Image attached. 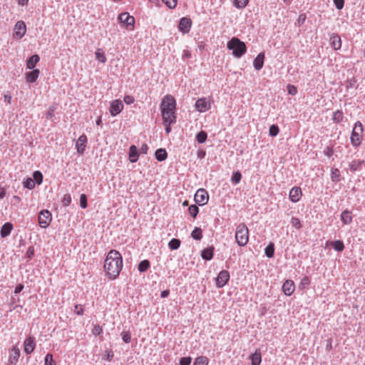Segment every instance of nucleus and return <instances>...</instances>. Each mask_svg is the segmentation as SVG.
Masks as SVG:
<instances>
[{
    "mask_svg": "<svg viewBox=\"0 0 365 365\" xmlns=\"http://www.w3.org/2000/svg\"><path fill=\"white\" fill-rule=\"evenodd\" d=\"M123 268V258L121 254L111 250L108 253L104 262V269L107 276L110 279H115L120 274Z\"/></svg>",
    "mask_w": 365,
    "mask_h": 365,
    "instance_id": "1",
    "label": "nucleus"
},
{
    "mask_svg": "<svg viewBox=\"0 0 365 365\" xmlns=\"http://www.w3.org/2000/svg\"><path fill=\"white\" fill-rule=\"evenodd\" d=\"M160 108L163 121L175 123L177 118L176 101L172 95L167 94L163 98Z\"/></svg>",
    "mask_w": 365,
    "mask_h": 365,
    "instance_id": "2",
    "label": "nucleus"
},
{
    "mask_svg": "<svg viewBox=\"0 0 365 365\" xmlns=\"http://www.w3.org/2000/svg\"><path fill=\"white\" fill-rule=\"evenodd\" d=\"M227 48L232 51L236 58L242 57L247 52L245 43L237 37H232L227 43Z\"/></svg>",
    "mask_w": 365,
    "mask_h": 365,
    "instance_id": "3",
    "label": "nucleus"
},
{
    "mask_svg": "<svg viewBox=\"0 0 365 365\" xmlns=\"http://www.w3.org/2000/svg\"><path fill=\"white\" fill-rule=\"evenodd\" d=\"M236 242L239 246H245L249 241V230L245 223L240 224L235 232Z\"/></svg>",
    "mask_w": 365,
    "mask_h": 365,
    "instance_id": "4",
    "label": "nucleus"
},
{
    "mask_svg": "<svg viewBox=\"0 0 365 365\" xmlns=\"http://www.w3.org/2000/svg\"><path fill=\"white\" fill-rule=\"evenodd\" d=\"M363 125L360 121L354 124L351 134V143L353 146L358 147L361 145L363 138Z\"/></svg>",
    "mask_w": 365,
    "mask_h": 365,
    "instance_id": "5",
    "label": "nucleus"
},
{
    "mask_svg": "<svg viewBox=\"0 0 365 365\" xmlns=\"http://www.w3.org/2000/svg\"><path fill=\"white\" fill-rule=\"evenodd\" d=\"M120 23L128 31L134 30L135 18L128 13H122L118 16Z\"/></svg>",
    "mask_w": 365,
    "mask_h": 365,
    "instance_id": "6",
    "label": "nucleus"
},
{
    "mask_svg": "<svg viewBox=\"0 0 365 365\" xmlns=\"http://www.w3.org/2000/svg\"><path fill=\"white\" fill-rule=\"evenodd\" d=\"M39 226L42 228L48 227L52 221V215L48 210H41L38 217Z\"/></svg>",
    "mask_w": 365,
    "mask_h": 365,
    "instance_id": "7",
    "label": "nucleus"
},
{
    "mask_svg": "<svg viewBox=\"0 0 365 365\" xmlns=\"http://www.w3.org/2000/svg\"><path fill=\"white\" fill-rule=\"evenodd\" d=\"M26 32V26L24 21H18L14 29L13 37L14 38L21 39Z\"/></svg>",
    "mask_w": 365,
    "mask_h": 365,
    "instance_id": "8",
    "label": "nucleus"
},
{
    "mask_svg": "<svg viewBox=\"0 0 365 365\" xmlns=\"http://www.w3.org/2000/svg\"><path fill=\"white\" fill-rule=\"evenodd\" d=\"M123 101L120 99H115L110 102L109 112L112 116H116L123 110Z\"/></svg>",
    "mask_w": 365,
    "mask_h": 365,
    "instance_id": "9",
    "label": "nucleus"
},
{
    "mask_svg": "<svg viewBox=\"0 0 365 365\" xmlns=\"http://www.w3.org/2000/svg\"><path fill=\"white\" fill-rule=\"evenodd\" d=\"M208 199H209L208 193L203 188H200V189L197 190L195 195V197H194V200H195V202L197 204H198L199 205H205L207 202Z\"/></svg>",
    "mask_w": 365,
    "mask_h": 365,
    "instance_id": "10",
    "label": "nucleus"
},
{
    "mask_svg": "<svg viewBox=\"0 0 365 365\" xmlns=\"http://www.w3.org/2000/svg\"><path fill=\"white\" fill-rule=\"evenodd\" d=\"M230 279V274L227 270L221 271L216 278V286L218 288L223 287Z\"/></svg>",
    "mask_w": 365,
    "mask_h": 365,
    "instance_id": "11",
    "label": "nucleus"
},
{
    "mask_svg": "<svg viewBox=\"0 0 365 365\" xmlns=\"http://www.w3.org/2000/svg\"><path fill=\"white\" fill-rule=\"evenodd\" d=\"M87 140H88V138L85 134H82L78 138V140L76 143V148L78 154H80V155L83 154V153L86 150V148Z\"/></svg>",
    "mask_w": 365,
    "mask_h": 365,
    "instance_id": "12",
    "label": "nucleus"
},
{
    "mask_svg": "<svg viewBox=\"0 0 365 365\" xmlns=\"http://www.w3.org/2000/svg\"><path fill=\"white\" fill-rule=\"evenodd\" d=\"M295 290V284L291 279H286L282 284V292L286 296H291Z\"/></svg>",
    "mask_w": 365,
    "mask_h": 365,
    "instance_id": "13",
    "label": "nucleus"
},
{
    "mask_svg": "<svg viewBox=\"0 0 365 365\" xmlns=\"http://www.w3.org/2000/svg\"><path fill=\"white\" fill-rule=\"evenodd\" d=\"M192 21L190 19L183 17L180 19L178 29L183 34H187L191 28Z\"/></svg>",
    "mask_w": 365,
    "mask_h": 365,
    "instance_id": "14",
    "label": "nucleus"
},
{
    "mask_svg": "<svg viewBox=\"0 0 365 365\" xmlns=\"http://www.w3.org/2000/svg\"><path fill=\"white\" fill-rule=\"evenodd\" d=\"M302 196V192L299 187H294L291 189L289 195V200L292 202H297Z\"/></svg>",
    "mask_w": 365,
    "mask_h": 365,
    "instance_id": "15",
    "label": "nucleus"
},
{
    "mask_svg": "<svg viewBox=\"0 0 365 365\" xmlns=\"http://www.w3.org/2000/svg\"><path fill=\"white\" fill-rule=\"evenodd\" d=\"M195 108L199 112H205L210 108V103L206 98H199L195 102Z\"/></svg>",
    "mask_w": 365,
    "mask_h": 365,
    "instance_id": "16",
    "label": "nucleus"
},
{
    "mask_svg": "<svg viewBox=\"0 0 365 365\" xmlns=\"http://www.w3.org/2000/svg\"><path fill=\"white\" fill-rule=\"evenodd\" d=\"M36 342L35 339L33 336L27 337L24 341V351L29 354H31L35 349Z\"/></svg>",
    "mask_w": 365,
    "mask_h": 365,
    "instance_id": "17",
    "label": "nucleus"
},
{
    "mask_svg": "<svg viewBox=\"0 0 365 365\" xmlns=\"http://www.w3.org/2000/svg\"><path fill=\"white\" fill-rule=\"evenodd\" d=\"M340 219L344 225H350L352 222V212L349 210H344L340 215Z\"/></svg>",
    "mask_w": 365,
    "mask_h": 365,
    "instance_id": "18",
    "label": "nucleus"
},
{
    "mask_svg": "<svg viewBox=\"0 0 365 365\" xmlns=\"http://www.w3.org/2000/svg\"><path fill=\"white\" fill-rule=\"evenodd\" d=\"M330 44L334 50H339L341 47V39L338 34H333L329 39Z\"/></svg>",
    "mask_w": 365,
    "mask_h": 365,
    "instance_id": "19",
    "label": "nucleus"
},
{
    "mask_svg": "<svg viewBox=\"0 0 365 365\" xmlns=\"http://www.w3.org/2000/svg\"><path fill=\"white\" fill-rule=\"evenodd\" d=\"M20 356V350L16 346H14L11 350L9 361L11 364H16Z\"/></svg>",
    "mask_w": 365,
    "mask_h": 365,
    "instance_id": "20",
    "label": "nucleus"
},
{
    "mask_svg": "<svg viewBox=\"0 0 365 365\" xmlns=\"http://www.w3.org/2000/svg\"><path fill=\"white\" fill-rule=\"evenodd\" d=\"M40 71L38 69H34L32 71L27 72L25 74V78L28 83H34L38 78Z\"/></svg>",
    "mask_w": 365,
    "mask_h": 365,
    "instance_id": "21",
    "label": "nucleus"
},
{
    "mask_svg": "<svg viewBox=\"0 0 365 365\" xmlns=\"http://www.w3.org/2000/svg\"><path fill=\"white\" fill-rule=\"evenodd\" d=\"M264 53L263 52L259 53L255 58L253 65L256 70H260L264 65Z\"/></svg>",
    "mask_w": 365,
    "mask_h": 365,
    "instance_id": "22",
    "label": "nucleus"
},
{
    "mask_svg": "<svg viewBox=\"0 0 365 365\" xmlns=\"http://www.w3.org/2000/svg\"><path fill=\"white\" fill-rule=\"evenodd\" d=\"M13 230V225L11 222L5 223L1 229L0 234L1 237L4 238L9 236Z\"/></svg>",
    "mask_w": 365,
    "mask_h": 365,
    "instance_id": "23",
    "label": "nucleus"
},
{
    "mask_svg": "<svg viewBox=\"0 0 365 365\" xmlns=\"http://www.w3.org/2000/svg\"><path fill=\"white\" fill-rule=\"evenodd\" d=\"M139 158L138 149L135 145H131L129 150V160L131 163H135Z\"/></svg>",
    "mask_w": 365,
    "mask_h": 365,
    "instance_id": "24",
    "label": "nucleus"
},
{
    "mask_svg": "<svg viewBox=\"0 0 365 365\" xmlns=\"http://www.w3.org/2000/svg\"><path fill=\"white\" fill-rule=\"evenodd\" d=\"M40 58L38 55L34 54L31 56L26 61V68L28 69H32L34 68L37 63L39 61Z\"/></svg>",
    "mask_w": 365,
    "mask_h": 365,
    "instance_id": "25",
    "label": "nucleus"
},
{
    "mask_svg": "<svg viewBox=\"0 0 365 365\" xmlns=\"http://www.w3.org/2000/svg\"><path fill=\"white\" fill-rule=\"evenodd\" d=\"M214 247H210L202 251L201 256L205 260H210L213 257Z\"/></svg>",
    "mask_w": 365,
    "mask_h": 365,
    "instance_id": "26",
    "label": "nucleus"
},
{
    "mask_svg": "<svg viewBox=\"0 0 365 365\" xmlns=\"http://www.w3.org/2000/svg\"><path fill=\"white\" fill-rule=\"evenodd\" d=\"M95 56L96 58L102 63H105L107 61L105 52L102 48H97L95 52Z\"/></svg>",
    "mask_w": 365,
    "mask_h": 365,
    "instance_id": "27",
    "label": "nucleus"
},
{
    "mask_svg": "<svg viewBox=\"0 0 365 365\" xmlns=\"http://www.w3.org/2000/svg\"><path fill=\"white\" fill-rule=\"evenodd\" d=\"M155 158L158 161H163L168 157V153L165 149L159 148L155 151Z\"/></svg>",
    "mask_w": 365,
    "mask_h": 365,
    "instance_id": "28",
    "label": "nucleus"
},
{
    "mask_svg": "<svg viewBox=\"0 0 365 365\" xmlns=\"http://www.w3.org/2000/svg\"><path fill=\"white\" fill-rule=\"evenodd\" d=\"M252 361V365H259L262 361L261 353L259 351H256L250 356Z\"/></svg>",
    "mask_w": 365,
    "mask_h": 365,
    "instance_id": "29",
    "label": "nucleus"
},
{
    "mask_svg": "<svg viewBox=\"0 0 365 365\" xmlns=\"http://www.w3.org/2000/svg\"><path fill=\"white\" fill-rule=\"evenodd\" d=\"M364 163L363 160H353L351 162L349 165V168L351 171H356L357 170L360 169Z\"/></svg>",
    "mask_w": 365,
    "mask_h": 365,
    "instance_id": "30",
    "label": "nucleus"
},
{
    "mask_svg": "<svg viewBox=\"0 0 365 365\" xmlns=\"http://www.w3.org/2000/svg\"><path fill=\"white\" fill-rule=\"evenodd\" d=\"M333 248L338 252H341L344 249V242L341 240H336L331 242Z\"/></svg>",
    "mask_w": 365,
    "mask_h": 365,
    "instance_id": "31",
    "label": "nucleus"
},
{
    "mask_svg": "<svg viewBox=\"0 0 365 365\" xmlns=\"http://www.w3.org/2000/svg\"><path fill=\"white\" fill-rule=\"evenodd\" d=\"M191 236L195 240H201L202 237V230L199 227H195L192 230V232L191 233Z\"/></svg>",
    "mask_w": 365,
    "mask_h": 365,
    "instance_id": "32",
    "label": "nucleus"
},
{
    "mask_svg": "<svg viewBox=\"0 0 365 365\" xmlns=\"http://www.w3.org/2000/svg\"><path fill=\"white\" fill-rule=\"evenodd\" d=\"M150 267V262L147 259L141 261L138 264V270L140 272H145Z\"/></svg>",
    "mask_w": 365,
    "mask_h": 365,
    "instance_id": "33",
    "label": "nucleus"
},
{
    "mask_svg": "<svg viewBox=\"0 0 365 365\" xmlns=\"http://www.w3.org/2000/svg\"><path fill=\"white\" fill-rule=\"evenodd\" d=\"M343 118H344V115H343L342 111L336 110V111L334 112L332 118L335 123H340L341 121H342Z\"/></svg>",
    "mask_w": 365,
    "mask_h": 365,
    "instance_id": "34",
    "label": "nucleus"
},
{
    "mask_svg": "<svg viewBox=\"0 0 365 365\" xmlns=\"http://www.w3.org/2000/svg\"><path fill=\"white\" fill-rule=\"evenodd\" d=\"M33 178H34L33 180H34V182H36L38 185H41L42 183L43 175L40 171H38V170L35 171L33 174Z\"/></svg>",
    "mask_w": 365,
    "mask_h": 365,
    "instance_id": "35",
    "label": "nucleus"
},
{
    "mask_svg": "<svg viewBox=\"0 0 365 365\" xmlns=\"http://www.w3.org/2000/svg\"><path fill=\"white\" fill-rule=\"evenodd\" d=\"M23 185L24 187L28 188L29 190H31L35 187L34 180L31 178H28L26 180H24L23 182Z\"/></svg>",
    "mask_w": 365,
    "mask_h": 365,
    "instance_id": "36",
    "label": "nucleus"
},
{
    "mask_svg": "<svg viewBox=\"0 0 365 365\" xmlns=\"http://www.w3.org/2000/svg\"><path fill=\"white\" fill-rule=\"evenodd\" d=\"M340 171L338 168H332L331 171V178L333 181H339Z\"/></svg>",
    "mask_w": 365,
    "mask_h": 365,
    "instance_id": "37",
    "label": "nucleus"
},
{
    "mask_svg": "<svg viewBox=\"0 0 365 365\" xmlns=\"http://www.w3.org/2000/svg\"><path fill=\"white\" fill-rule=\"evenodd\" d=\"M249 2V0H233V3L235 7L238 9L245 8Z\"/></svg>",
    "mask_w": 365,
    "mask_h": 365,
    "instance_id": "38",
    "label": "nucleus"
},
{
    "mask_svg": "<svg viewBox=\"0 0 365 365\" xmlns=\"http://www.w3.org/2000/svg\"><path fill=\"white\" fill-rule=\"evenodd\" d=\"M208 359L205 356H199L195 359L194 365H207Z\"/></svg>",
    "mask_w": 365,
    "mask_h": 365,
    "instance_id": "39",
    "label": "nucleus"
},
{
    "mask_svg": "<svg viewBox=\"0 0 365 365\" xmlns=\"http://www.w3.org/2000/svg\"><path fill=\"white\" fill-rule=\"evenodd\" d=\"M310 284V279L309 278V277L307 276H304V277H302V279H301V282L299 284V288L302 289H305L307 286H309Z\"/></svg>",
    "mask_w": 365,
    "mask_h": 365,
    "instance_id": "40",
    "label": "nucleus"
},
{
    "mask_svg": "<svg viewBox=\"0 0 365 365\" xmlns=\"http://www.w3.org/2000/svg\"><path fill=\"white\" fill-rule=\"evenodd\" d=\"M180 245V241L178 239H173L168 243V246L171 250H177L179 248Z\"/></svg>",
    "mask_w": 365,
    "mask_h": 365,
    "instance_id": "41",
    "label": "nucleus"
},
{
    "mask_svg": "<svg viewBox=\"0 0 365 365\" xmlns=\"http://www.w3.org/2000/svg\"><path fill=\"white\" fill-rule=\"evenodd\" d=\"M274 247L273 243H270L266 248H265V254L268 257H272L274 256Z\"/></svg>",
    "mask_w": 365,
    "mask_h": 365,
    "instance_id": "42",
    "label": "nucleus"
},
{
    "mask_svg": "<svg viewBox=\"0 0 365 365\" xmlns=\"http://www.w3.org/2000/svg\"><path fill=\"white\" fill-rule=\"evenodd\" d=\"M44 365H56L51 354H47L44 359Z\"/></svg>",
    "mask_w": 365,
    "mask_h": 365,
    "instance_id": "43",
    "label": "nucleus"
},
{
    "mask_svg": "<svg viewBox=\"0 0 365 365\" xmlns=\"http://www.w3.org/2000/svg\"><path fill=\"white\" fill-rule=\"evenodd\" d=\"M207 137V133L205 131H200L197 134L196 140H197L198 143H202L205 142Z\"/></svg>",
    "mask_w": 365,
    "mask_h": 365,
    "instance_id": "44",
    "label": "nucleus"
},
{
    "mask_svg": "<svg viewBox=\"0 0 365 365\" xmlns=\"http://www.w3.org/2000/svg\"><path fill=\"white\" fill-rule=\"evenodd\" d=\"M242 178V175L240 172H235L231 178V182L234 184H237L240 182Z\"/></svg>",
    "mask_w": 365,
    "mask_h": 365,
    "instance_id": "45",
    "label": "nucleus"
},
{
    "mask_svg": "<svg viewBox=\"0 0 365 365\" xmlns=\"http://www.w3.org/2000/svg\"><path fill=\"white\" fill-rule=\"evenodd\" d=\"M188 212L191 216L196 217L197 215L198 214L199 209L195 205H192L189 207Z\"/></svg>",
    "mask_w": 365,
    "mask_h": 365,
    "instance_id": "46",
    "label": "nucleus"
},
{
    "mask_svg": "<svg viewBox=\"0 0 365 365\" xmlns=\"http://www.w3.org/2000/svg\"><path fill=\"white\" fill-rule=\"evenodd\" d=\"M291 224L293 227L297 229H300L302 227V223L299 218L293 217L291 219Z\"/></svg>",
    "mask_w": 365,
    "mask_h": 365,
    "instance_id": "47",
    "label": "nucleus"
},
{
    "mask_svg": "<svg viewBox=\"0 0 365 365\" xmlns=\"http://www.w3.org/2000/svg\"><path fill=\"white\" fill-rule=\"evenodd\" d=\"M269 132L271 136H276L279 132V127L277 125H272L270 126Z\"/></svg>",
    "mask_w": 365,
    "mask_h": 365,
    "instance_id": "48",
    "label": "nucleus"
},
{
    "mask_svg": "<svg viewBox=\"0 0 365 365\" xmlns=\"http://www.w3.org/2000/svg\"><path fill=\"white\" fill-rule=\"evenodd\" d=\"M162 1L170 9H174L177 6V0H162Z\"/></svg>",
    "mask_w": 365,
    "mask_h": 365,
    "instance_id": "49",
    "label": "nucleus"
},
{
    "mask_svg": "<svg viewBox=\"0 0 365 365\" xmlns=\"http://www.w3.org/2000/svg\"><path fill=\"white\" fill-rule=\"evenodd\" d=\"M92 333L96 336H98L103 333V329L99 324H95Z\"/></svg>",
    "mask_w": 365,
    "mask_h": 365,
    "instance_id": "50",
    "label": "nucleus"
},
{
    "mask_svg": "<svg viewBox=\"0 0 365 365\" xmlns=\"http://www.w3.org/2000/svg\"><path fill=\"white\" fill-rule=\"evenodd\" d=\"M80 205L82 208L87 207V197L85 194H81L80 196Z\"/></svg>",
    "mask_w": 365,
    "mask_h": 365,
    "instance_id": "51",
    "label": "nucleus"
},
{
    "mask_svg": "<svg viewBox=\"0 0 365 365\" xmlns=\"http://www.w3.org/2000/svg\"><path fill=\"white\" fill-rule=\"evenodd\" d=\"M71 202V197L69 194H66L62 198V203L64 206H68Z\"/></svg>",
    "mask_w": 365,
    "mask_h": 365,
    "instance_id": "52",
    "label": "nucleus"
},
{
    "mask_svg": "<svg viewBox=\"0 0 365 365\" xmlns=\"http://www.w3.org/2000/svg\"><path fill=\"white\" fill-rule=\"evenodd\" d=\"M287 91L291 95H296L297 93V88L295 86L289 84L287 86Z\"/></svg>",
    "mask_w": 365,
    "mask_h": 365,
    "instance_id": "53",
    "label": "nucleus"
},
{
    "mask_svg": "<svg viewBox=\"0 0 365 365\" xmlns=\"http://www.w3.org/2000/svg\"><path fill=\"white\" fill-rule=\"evenodd\" d=\"M122 339L125 343H130L131 340L130 334L128 331H123Z\"/></svg>",
    "mask_w": 365,
    "mask_h": 365,
    "instance_id": "54",
    "label": "nucleus"
},
{
    "mask_svg": "<svg viewBox=\"0 0 365 365\" xmlns=\"http://www.w3.org/2000/svg\"><path fill=\"white\" fill-rule=\"evenodd\" d=\"M191 361V357H182L180 361V365H190Z\"/></svg>",
    "mask_w": 365,
    "mask_h": 365,
    "instance_id": "55",
    "label": "nucleus"
},
{
    "mask_svg": "<svg viewBox=\"0 0 365 365\" xmlns=\"http://www.w3.org/2000/svg\"><path fill=\"white\" fill-rule=\"evenodd\" d=\"M123 101L126 104L129 105L134 103L135 98L133 96L126 95L124 96Z\"/></svg>",
    "mask_w": 365,
    "mask_h": 365,
    "instance_id": "56",
    "label": "nucleus"
},
{
    "mask_svg": "<svg viewBox=\"0 0 365 365\" xmlns=\"http://www.w3.org/2000/svg\"><path fill=\"white\" fill-rule=\"evenodd\" d=\"M75 313L78 315H83L84 312V309L81 304L75 305Z\"/></svg>",
    "mask_w": 365,
    "mask_h": 365,
    "instance_id": "57",
    "label": "nucleus"
},
{
    "mask_svg": "<svg viewBox=\"0 0 365 365\" xmlns=\"http://www.w3.org/2000/svg\"><path fill=\"white\" fill-rule=\"evenodd\" d=\"M334 3L338 9H341L344 7V0H334Z\"/></svg>",
    "mask_w": 365,
    "mask_h": 365,
    "instance_id": "58",
    "label": "nucleus"
},
{
    "mask_svg": "<svg viewBox=\"0 0 365 365\" xmlns=\"http://www.w3.org/2000/svg\"><path fill=\"white\" fill-rule=\"evenodd\" d=\"M113 356H114L113 352L111 350H108L106 351L105 359L107 361H110L113 359Z\"/></svg>",
    "mask_w": 365,
    "mask_h": 365,
    "instance_id": "59",
    "label": "nucleus"
},
{
    "mask_svg": "<svg viewBox=\"0 0 365 365\" xmlns=\"http://www.w3.org/2000/svg\"><path fill=\"white\" fill-rule=\"evenodd\" d=\"M307 16L305 14H301L298 18V22L299 24H303L306 21Z\"/></svg>",
    "mask_w": 365,
    "mask_h": 365,
    "instance_id": "60",
    "label": "nucleus"
},
{
    "mask_svg": "<svg viewBox=\"0 0 365 365\" xmlns=\"http://www.w3.org/2000/svg\"><path fill=\"white\" fill-rule=\"evenodd\" d=\"M4 101H6L9 104L11 103L12 97L10 93L8 92L4 96Z\"/></svg>",
    "mask_w": 365,
    "mask_h": 365,
    "instance_id": "61",
    "label": "nucleus"
},
{
    "mask_svg": "<svg viewBox=\"0 0 365 365\" xmlns=\"http://www.w3.org/2000/svg\"><path fill=\"white\" fill-rule=\"evenodd\" d=\"M163 124L165 126V131L168 134L170 132V130H171L170 125L172 124H173L174 123H166L165 121H163Z\"/></svg>",
    "mask_w": 365,
    "mask_h": 365,
    "instance_id": "62",
    "label": "nucleus"
},
{
    "mask_svg": "<svg viewBox=\"0 0 365 365\" xmlns=\"http://www.w3.org/2000/svg\"><path fill=\"white\" fill-rule=\"evenodd\" d=\"M34 254V250L33 247H29L27 252H26V255L28 256L29 258H31L33 257Z\"/></svg>",
    "mask_w": 365,
    "mask_h": 365,
    "instance_id": "63",
    "label": "nucleus"
},
{
    "mask_svg": "<svg viewBox=\"0 0 365 365\" xmlns=\"http://www.w3.org/2000/svg\"><path fill=\"white\" fill-rule=\"evenodd\" d=\"M23 289H24V285L21 284H19L16 287L14 293L18 294V293L21 292L23 290Z\"/></svg>",
    "mask_w": 365,
    "mask_h": 365,
    "instance_id": "64",
    "label": "nucleus"
}]
</instances>
